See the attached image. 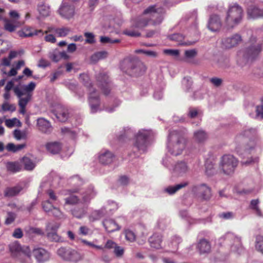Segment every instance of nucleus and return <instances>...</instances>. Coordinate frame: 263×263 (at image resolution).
<instances>
[{
  "label": "nucleus",
  "mask_w": 263,
  "mask_h": 263,
  "mask_svg": "<svg viewBox=\"0 0 263 263\" xmlns=\"http://www.w3.org/2000/svg\"><path fill=\"white\" fill-rule=\"evenodd\" d=\"M165 13V11L162 7H159L157 5L150 6L144 10L143 14H149L151 18L142 15L134 21L133 26L136 28H142L147 26L149 22L154 26L160 25L163 20V15Z\"/></svg>",
  "instance_id": "1"
},
{
  "label": "nucleus",
  "mask_w": 263,
  "mask_h": 263,
  "mask_svg": "<svg viewBox=\"0 0 263 263\" xmlns=\"http://www.w3.org/2000/svg\"><path fill=\"white\" fill-rule=\"evenodd\" d=\"M167 147L170 153L174 156L181 154L184 149L186 139L182 132L172 130L168 137Z\"/></svg>",
  "instance_id": "2"
},
{
  "label": "nucleus",
  "mask_w": 263,
  "mask_h": 263,
  "mask_svg": "<svg viewBox=\"0 0 263 263\" xmlns=\"http://www.w3.org/2000/svg\"><path fill=\"white\" fill-rule=\"evenodd\" d=\"M258 139L257 131L255 128L244 130L236 137L235 141L238 144L242 143L245 152H249L253 148Z\"/></svg>",
  "instance_id": "3"
},
{
  "label": "nucleus",
  "mask_w": 263,
  "mask_h": 263,
  "mask_svg": "<svg viewBox=\"0 0 263 263\" xmlns=\"http://www.w3.org/2000/svg\"><path fill=\"white\" fill-rule=\"evenodd\" d=\"M80 79L82 83L88 88V102L92 112H96L100 105V95L99 92L92 87L90 78L87 74H80Z\"/></svg>",
  "instance_id": "4"
},
{
  "label": "nucleus",
  "mask_w": 263,
  "mask_h": 263,
  "mask_svg": "<svg viewBox=\"0 0 263 263\" xmlns=\"http://www.w3.org/2000/svg\"><path fill=\"white\" fill-rule=\"evenodd\" d=\"M121 68L124 72L134 76H139L146 71L144 64L137 59L126 58L121 64Z\"/></svg>",
  "instance_id": "5"
},
{
  "label": "nucleus",
  "mask_w": 263,
  "mask_h": 263,
  "mask_svg": "<svg viewBox=\"0 0 263 263\" xmlns=\"http://www.w3.org/2000/svg\"><path fill=\"white\" fill-rule=\"evenodd\" d=\"M9 250L13 257L18 260L21 263H32L31 252L28 246H21L16 241L11 243Z\"/></svg>",
  "instance_id": "6"
},
{
  "label": "nucleus",
  "mask_w": 263,
  "mask_h": 263,
  "mask_svg": "<svg viewBox=\"0 0 263 263\" xmlns=\"http://www.w3.org/2000/svg\"><path fill=\"white\" fill-rule=\"evenodd\" d=\"M69 196L65 198V205H75L80 203L85 204L90 200V194L82 193L78 189H70L67 191Z\"/></svg>",
  "instance_id": "7"
},
{
  "label": "nucleus",
  "mask_w": 263,
  "mask_h": 263,
  "mask_svg": "<svg viewBox=\"0 0 263 263\" xmlns=\"http://www.w3.org/2000/svg\"><path fill=\"white\" fill-rule=\"evenodd\" d=\"M243 10L238 5L231 6L227 12L226 18V24L228 28H233L238 24L242 18Z\"/></svg>",
  "instance_id": "8"
},
{
  "label": "nucleus",
  "mask_w": 263,
  "mask_h": 263,
  "mask_svg": "<svg viewBox=\"0 0 263 263\" xmlns=\"http://www.w3.org/2000/svg\"><path fill=\"white\" fill-rule=\"evenodd\" d=\"M151 135V132L147 130L140 131L137 134L133 146V153L135 155L137 153L141 154L146 151L147 142Z\"/></svg>",
  "instance_id": "9"
},
{
  "label": "nucleus",
  "mask_w": 263,
  "mask_h": 263,
  "mask_svg": "<svg viewBox=\"0 0 263 263\" xmlns=\"http://www.w3.org/2000/svg\"><path fill=\"white\" fill-rule=\"evenodd\" d=\"M238 163V160L233 155H224L220 159L219 167L223 174L231 175L234 173Z\"/></svg>",
  "instance_id": "10"
},
{
  "label": "nucleus",
  "mask_w": 263,
  "mask_h": 263,
  "mask_svg": "<svg viewBox=\"0 0 263 263\" xmlns=\"http://www.w3.org/2000/svg\"><path fill=\"white\" fill-rule=\"evenodd\" d=\"M247 47L243 52H239V55H242L247 60H253L261 51V45L256 43V39L252 36L248 42Z\"/></svg>",
  "instance_id": "11"
},
{
  "label": "nucleus",
  "mask_w": 263,
  "mask_h": 263,
  "mask_svg": "<svg viewBox=\"0 0 263 263\" xmlns=\"http://www.w3.org/2000/svg\"><path fill=\"white\" fill-rule=\"evenodd\" d=\"M191 191L195 196L202 200H208L212 196L211 187L205 183L193 185Z\"/></svg>",
  "instance_id": "12"
},
{
  "label": "nucleus",
  "mask_w": 263,
  "mask_h": 263,
  "mask_svg": "<svg viewBox=\"0 0 263 263\" xmlns=\"http://www.w3.org/2000/svg\"><path fill=\"white\" fill-rule=\"evenodd\" d=\"M98 86L101 88L103 94L107 96L111 90V84L108 76L104 72H100L96 76Z\"/></svg>",
  "instance_id": "13"
},
{
  "label": "nucleus",
  "mask_w": 263,
  "mask_h": 263,
  "mask_svg": "<svg viewBox=\"0 0 263 263\" xmlns=\"http://www.w3.org/2000/svg\"><path fill=\"white\" fill-rule=\"evenodd\" d=\"M241 41V36L238 34H235L222 40V45L223 47L230 49L237 46Z\"/></svg>",
  "instance_id": "14"
},
{
  "label": "nucleus",
  "mask_w": 263,
  "mask_h": 263,
  "mask_svg": "<svg viewBox=\"0 0 263 263\" xmlns=\"http://www.w3.org/2000/svg\"><path fill=\"white\" fill-rule=\"evenodd\" d=\"M58 11L62 17L66 19H70L74 15V7L72 5L63 3Z\"/></svg>",
  "instance_id": "15"
},
{
  "label": "nucleus",
  "mask_w": 263,
  "mask_h": 263,
  "mask_svg": "<svg viewBox=\"0 0 263 263\" xmlns=\"http://www.w3.org/2000/svg\"><path fill=\"white\" fill-rule=\"evenodd\" d=\"M14 92L15 95L19 98V106H26L29 101L31 100L32 94H27L21 90L18 86H15L14 88Z\"/></svg>",
  "instance_id": "16"
},
{
  "label": "nucleus",
  "mask_w": 263,
  "mask_h": 263,
  "mask_svg": "<svg viewBox=\"0 0 263 263\" xmlns=\"http://www.w3.org/2000/svg\"><path fill=\"white\" fill-rule=\"evenodd\" d=\"M81 242L86 246H88L89 247L95 248L97 250H103L104 249H114L115 247H116V243L113 241L111 240H108L107 242H106L104 246L102 245H95L93 243L88 241L85 239H81Z\"/></svg>",
  "instance_id": "17"
},
{
  "label": "nucleus",
  "mask_w": 263,
  "mask_h": 263,
  "mask_svg": "<svg viewBox=\"0 0 263 263\" xmlns=\"http://www.w3.org/2000/svg\"><path fill=\"white\" fill-rule=\"evenodd\" d=\"M32 253L38 262H45L49 260L50 258L49 253L43 248H36L33 249Z\"/></svg>",
  "instance_id": "18"
},
{
  "label": "nucleus",
  "mask_w": 263,
  "mask_h": 263,
  "mask_svg": "<svg viewBox=\"0 0 263 263\" xmlns=\"http://www.w3.org/2000/svg\"><path fill=\"white\" fill-rule=\"evenodd\" d=\"M54 114L57 118L61 122L66 121L69 115L67 108L62 105L56 106L54 110Z\"/></svg>",
  "instance_id": "19"
},
{
  "label": "nucleus",
  "mask_w": 263,
  "mask_h": 263,
  "mask_svg": "<svg viewBox=\"0 0 263 263\" xmlns=\"http://www.w3.org/2000/svg\"><path fill=\"white\" fill-rule=\"evenodd\" d=\"M208 28L212 31H219L221 27V22L218 15H212L208 23Z\"/></svg>",
  "instance_id": "20"
},
{
  "label": "nucleus",
  "mask_w": 263,
  "mask_h": 263,
  "mask_svg": "<svg viewBox=\"0 0 263 263\" xmlns=\"http://www.w3.org/2000/svg\"><path fill=\"white\" fill-rule=\"evenodd\" d=\"M151 247L156 249L161 248L162 236L160 234L154 233L148 239Z\"/></svg>",
  "instance_id": "21"
},
{
  "label": "nucleus",
  "mask_w": 263,
  "mask_h": 263,
  "mask_svg": "<svg viewBox=\"0 0 263 263\" xmlns=\"http://www.w3.org/2000/svg\"><path fill=\"white\" fill-rule=\"evenodd\" d=\"M37 125L39 130L43 133H50L52 131V126L50 123L44 118L37 120Z\"/></svg>",
  "instance_id": "22"
},
{
  "label": "nucleus",
  "mask_w": 263,
  "mask_h": 263,
  "mask_svg": "<svg viewBox=\"0 0 263 263\" xmlns=\"http://www.w3.org/2000/svg\"><path fill=\"white\" fill-rule=\"evenodd\" d=\"M197 248L200 254L209 253L211 251V246L208 240L201 239L197 244Z\"/></svg>",
  "instance_id": "23"
},
{
  "label": "nucleus",
  "mask_w": 263,
  "mask_h": 263,
  "mask_svg": "<svg viewBox=\"0 0 263 263\" xmlns=\"http://www.w3.org/2000/svg\"><path fill=\"white\" fill-rule=\"evenodd\" d=\"M103 223L105 229L109 233H111L120 229L118 224L113 219H106L103 221Z\"/></svg>",
  "instance_id": "24"
},
{
  "label": "nucleus",
  "mask_w": 263,
  "mask_h": 263,
  "mask_svg": "<svg viewBox=\"0 0 263 263\" xmlns=\"http://www.w3.org/2000/svg\"><path fill=\"white\" fill-rule=\"evenodd\" d=\"M4 22V29L10 32H14L16 28L20 27L22 25L21 23H16L9 18H5Z\"/></svg>",
  "instance_id": "25"
},
{
  "label": "nucleus",
  "mask_w": 263,
  "mask_h": 263,
  "mask_svg": "<svg viewBox=\"0 0 263 263\" xmlns=\"http://www.w3.org/2000/svg\"><path fill=\"white\" fill-rule=\"evenodd\" d=\"M247 13L250 18H257L263 17V9H259L255 6L250 7L248 8Z\"/></svg>",
  "instance_id": "26"
},
{
  "label": "nucleus",
  "mask_w": 263,
  "mask_h": 263,
  "mask_svg": "<svg viewBox=\"0 0 263 263\" xmlns=\"http://www.w3.org/2000/svg\"><path fill=\"white\" fill-rule=\"evenodd\" d=\"M83 259V255L78 250L70 248L67 261L77 262Z\"/></svg>",
  "instance_id": "27"
},
{
  "label": "nucleus",
  "mask_w": 263,
  "mask_h": 263,
  "mask_svg": "<svg viewBox=\"0 0 263 263\" xmlns=\"http://www.w3.org/2000/svg\"><path fill=\"white\" fill-rule=\"evenodd\" d=\"M114 157L112 153L108 151H106L99 156V159L101 163L108 164L112 162Z\"/></svg>",
  "instance_id": "28"
},
{
  "label": "nucleus",
  "mask_w": 263,
  "mask_h": 263,
  "mask_svg": "<svg viewBox=\"0 0 263 263\" xmlns=\"http://www.w3.org/2000/svg\"><path fill=\"white\" fill-rule=\"evenodd\" d=\"M26 171H32L36 166L35 161L28 156H24L21 160Z\"/></svg>",
  "instance_id": "29"
},
{
  "label": "nucleus",
  "mask_w": 263,
  "mask_h": 263,
  "mask_svg": "<svg viewBox=\"0 0 263 263\" xmlns=\"http://www.w3.org/2000/svg\"><path fill=\"white\" fill-rule=\"evenodd\" d=\"M188 170L189 167L186 163L183 161L177 163L174 168V172L179 175H182L186 173Z\"/></svg>",
  "instance_id": "30"
},
{
  "label": "nucleus",
  "mask_w": 263,
  "mask_h": 263,
  "mask_svg": "<svg viewBox=\"0 0 263 263\" xmlns=\"http://www.w3.org/2000/svg\"><path fill=\"white\" fill-rule=\"evenodd\" d=\"M70 212L73 217L80 219L86 215L87 208L85 206L75 207L70 210Z\"/></svg>",
  "instance_id": "31"
},
{
  "label": "nucleus",
  "mask_w": 263,
  "mask_h": 263,
  "mask_svg": "<svg viewBox=\"0 0 263 263\" xmlns=\"http://www.w3.org/2000/svg\"><path fill=\"white\" fill-rule=\"evenodd\" d=\"M46 147L48 151L53 154H58L61 149V144L58 142H49L46 144Z\"/></svg>",
  "instance_id": "32"
},
{
  "label": "nucleus",
  "mask_w": 263,
  "mask_h": 263,
  "mask_svg": "<svg viewBox=\"0 0 263 263\" xmlns=\"http://www.w3.org/2000/svg\"><path fill=\"white\" fill-rule=\"evenodd\" d=\"M189 185L188 182H184L174 186H169L165 189V191L170 195H173L179 190L184 188Z\"/></svg>",
  "instance_id": "33"
},
{
  "label": "nucleus",
  "mask_w": 263,
  "mask_h": 263,
  "mask_svg": "<svg viewBox=\"0 0 263 263\" xmlns=\"http://www.w3.org/2000/svg\"><path fill=\"white\" fill-rule=\"evenodd\" d=\"M70 30L67 27H62V28H50L48 29L49 32H53L55 33L58 36L64 37L66 36L70 32ZM48 32V31L45 32L46 33Z\"/></svg>",
  "instance_id": "34"
},
{
  "label": "nucleus",
  "mask_w": 263,
  "mask_h": 263,
  "mask_svg": "<svg viewBox=\"0 0 263 263\" xmlns=\"http://www.w3.org/2000/svg\"><path fill=\"white\" fill-rule=\"evenodd\" d=\"M39 33H42V34H43L41 30H35L32 31L30 28H24L18 32L19 36L22 37L32 36L35 35H37Z\"/></svg>",
  "instance_id": "35"
},
{
  "label": "nucleus",
  "mask_w": 263,
  "mask_h": 263,
  "mask_svg": "<svg viewBox=\"0 0 263 263\" xmlns=\"http://www.w3.org/2000/svg\"><path fill=\"white\" fill-rule=\"evenodd\" d=\"M22 190V187L20 186L7 187L4 191V195L5 197H13L18 195Z\"/></svg>",
  "instance_id": "36"
},
{
  "label": "nucleus",
  "mask_w": 263,
  "mask_h": 263,
  "mask_svg": "<svg viewBox=\"0 0 263 263\" xmlns=\"http://www.w3.org/2000/svg\"><path fill=\"white\" fill-rule=\"evenodd\" d=\"M208 138V135L205 131L199 130L194 133V139L198 143H203Z\"/></svg>",
  "instance_id": "37"
},
{
  "label": "nucleus",
  "mask_w": 263,
  "mask_h": 263,
  "mask_svg": "<svg viewBox=\"0 0 263 263\" xmlns=\"http://www.w3.org/2000/svg\"><path fill=\"white\" fill-rule=\"evenodd\" d=\"M108 55L107 52L101 51L95 53L90 57V61L93 63H96L100 60L106 58Z\"/></svg>",
  "instance_id": "38"
},
{
  "label": "nucleus",
  "mask_w": 263,
  "mask_h": 263,
  "mask_svg": "<svg viewBox=\"0 0 263 263\" xmlns=\"http://www.w3.org/2000/svg\"><path fill=\"white\" fill-rule=\"evenodd\" d=\"M70 249L69 247H62L57 250V253L63 260L67 261Z\"/></svg>",
  "instance_id": "39"
},
{
  "label": "nucleus",
  "mask_w": 263,
  "mask_h": 263,
  "mask_svg": "<svg viewBox=\"0 0 263 263\" xmlns=\"http://www.w3.org/2000/svg\"><path fill=\"white\" fill-rule=\"evenodd\" d=\"M7 168L8 171L15 173L20 172L22 170V167L18 162H10L7 164Z\"/></svg>",
  "instance_id": "40"
},
{
  "label": "nucleus",
  "mask_w": 263,
  "mask_h": 263,
  "mask_svg": "<svg viewBox=\"0 0 263 263\" xmlns=\"http://www.w3.org/2000/svg\"><path fill=\"white\" fill-rule=\"evenodd\" d=\"M26 147L25 144H21L15 145L12 143H8L6 146V149L8 152L15 153L19 151Z\"/></svg>",
  "instance_id": "41"
},
{
  "label": "nucleus",
  "mask_w": 263,
  "mask_h": 263,
  "mask_svg": "<svg viewBox=\"0 0 263 263\" xmlns=\"http://www.w3.org/2000/svg\"><path fill=\"white\" fill-rule=\"evenodd\" d=\"M255 248L257 251L263 254V236L257 235L256 237Z\"/></svg>",
  "instance_id": "42"
},
{
  "label": "nucleus",
  "mask_w": 263,
  "mask_h": 263,
  "mask_svg": "<svg viewBox=\"0 0 263 263\" xmlns=\"http://www.w3.org/2000/svg\"><path fill=\"white\" fill-rule=\"evenodd\" d=\"M26 232L29 235H32L34 234L37 235H44V232L41 229L32 227H29V229L26 231Z\"/></svg>",
  "instance_id": "43"
},
{
  "label": "nucleus",
  "mask_w": 263,
  "mask_h": 263,
  "mask_svg": "<svg viewBox=\"0 0 263 263\" xmlns=\"http://www.w3.org/2000/svg\"><path fill=\"white\" fill-rule=\"evenodd\" d=\"M47 236L51 241L55 242L62 241L61 237L57 234V232H47Z\"/></svg>",
  "instance_id": "44"
},
{
  "label": "nucleus",
  "mask_w": 263,
  "mask_h": 263,
  "mask_svg": "<svg viewBox=\"0 0 263 263\" xmlns=\"http://www.w3.org/2000/svg\"><path fill=\"white\" fill-rule=\"evenodd\" d=\"M123 33L132 37H138L141 35V33L137 30L132 28L125 29L124 30Z\"/></svg>",
  "instance_id": "45"
},
{
  "label": "nucleus",
  "mask_w": 263,
  "mask_h": 263,
  "mask_svg": "<svg viewBox=\"0 0 263 263\" xmlns=\"http://www.w3.org/2000/svg\"><path fill=\"white\" fill-rule=\"evenodd\" d=\"M35 83L34 82H31L29 83L27 85H25L24 87V89L23 91L24 93L27 94H32V92L35 89Z\"/></svg>",
  "instance_id": "46"
},
{
  "label": "nucleus",
  "mask_w": 263,
  "mask_h": 263,
  "mask_svg": "<svg viewBox=\"0 0 263 263\" xmlns=\"http://www.w3.org/2000/svg\"><path fill=\"white\" fill-rule=\"evenodd\" d=\"M258 203H259V200L258 199L252 200L251 201L250 206L251 209L254 210L256 212V214L258 216H260L261 215V211L258 207Z\"/></svg>",
  "instance_id": "47"
},
{
  "label": "nucleus",
  "mask_w": 263,
  "mask_h": 263,
  "mask_svg": "<svg viewBox=\"0 0 263 263\" xmlns=\"http://www.w3.org/2000/svg\"><path fill=\"white\" fill-rule=\"evenodd\" d=\"M38 10L40 14L43 16H47L49 14V7L44 5L39 6L38 7Z\"/></svg>",
  "instance_id": "48"
},
{
  "label": "nucleus",
  "mask_w": 263,
  "mask_h": 263,
  "mask_svg": "<svg viewBox=\"0 0 263 263\" xmlns=\"http://www.w3.org/2000/svg\"><path fill=\"white\" fill-rule=\"evenodd\" d=\"M10 19L9 20L13 21L16 23H21L19 21L20 15L19 13L15 10H11L9 13Z\"/></svg>",
  "instance_id": "49"
},
{
  "label": "nucleus",
  "mask_w": 263,
  "mask_h": 263,
  "mask_svg": "<svg viewBox=\"0 0 263 263\" xmlns=\"http://www.w3.org/2000/svg\"><path fill=\"white\" fill-rule=\"evenodd\" d=\"M2 109L4 111H11V112H13L15 110L16 107L13 104H10L7 102H5L2 104Z\"/></svg>",
  "instance_id": "50"
},
{
  "label": "nucleus",
  "mask_w": 263,
  "mask_h": 263,
  "mask_svg": "<svg viewBox=\"0 0 263 263\" xmlns=\"http://www.w3.org/2000/svg\"><path fill=\"white\" fill-rule=\"evenodd\" d=\"M49 58L52 61L58 62L60 60V52L57 51H53L49 53Z\"/></svg>",
  "instance_id": "51"
},
{
  "label": "nucleus",
  "mask_w": 263,
  "mask_h": 263,
  "mask_svg": "<svg viewBox=\"0 0 263 263\" xmlns=\"http://www.w3.org/2000/svg\"><path fill=\"white\" fill-rule=\"evenodd\" d=\"M42 208L46 212H49L52 211L54 206L49 201L46 200L42 202Z\"/></svg>",
  "instance_id": "52"
},
{
  "label": "nucleus",
  "mask_w": 263,
  "mask_h": 263,
  "mask_svg": "<svg viewBox=\"0 0 263 263\" xmlns=\"http://www.w3.org/2000/svg\"><path fill=\"white\" fill-rule=\"evenodd\" d=\"M100 42L103 44H105V43L114 44V43H118L120 42V40L119 39L112 40L110 38L107 37V36H101Z\"/></svg>",
  "instance_id": "53"
},
{
  "label": "nucleus",
  "mask_w": 263,
  "mask_h": 263,
  "mask_svg": "<svg viewBox=\"0 0 263 263\" xmlns=\"http://www.w3.org/2000/svg\"><path fill=\"white\" fill-rule=\"evenodd\" d=\"M125 235L126 240L130 242H133L136 239V235L135 233L129 230H125Z\"/></svg>",
  "instance_id": "54"
},
{
  "label": "nucleus",
  "mask_w": 263,
  "mask_h": 263,
  "mask_svg": "<svg viewBox=\"0 0 263 263\" xmlns=\"http://www.w3.org/2000/svg\"><path fill=\"white\" fill-rule=\"evenodd\" d=\"M16 215L13 212H8L7 217L6 218L5 223L7 225L12 223L15 219Z\"/></svg>",
  "instance_id": "55"
},
{
  "label": "nucleus",
  "mask_w": 263,
  "mask_h": 263,
  "mask_svg": "<svg viewBox=\"0 0 263 263\" xmlns=\"http://www.w3.org/2000/svg\"><path fill=\"white\" fill-rule=\"evenodd\" d=\"M84 35L86 37V43L89 44H93L95 42V36L93 33L91 32H85Z\"/></svg>",
  "instance_id": "56"
},
{
  "label": "nucleus",
  "mask_w": 263,
  "mask_h": 263,
  "mask_svg": "<svg viewBox=\"0 0 263 263\" xmlns=\"http://www.w3.org/2000/svg\"><path fill=\"white\" fill-rule=\"evenodd\" d=\"M51 212H52V215L54 217H55L59 219L63 218L64 217V215L63 212L58 208L54 207L53 208V209L52 210Z\"/></svg>",
  "instance_id": "57"
},
{
  "label": "nucleus",
  "mask_w": 263,
  "mask_h": 263,
  "mask_svg": "<svg viewBox=\"0 0 263 263\" xmlns=\"http://www.w3.org/2000/svg\"><path fill=\"white\" fill-rule=\"evenodd\" d=\"M170 40L176 41L178 42H181L184 37L183 35L179 33H175L168 36Z\"/></svg>",
  "instance_id": "58"
},
{
  "label": "nucleus",
  "mask_w": 263,
  "mask_h": 263,
  "mask_svg": "<svg viewBox=\"0 0 263 263\" xmlns=\"http://www.w3.org/2000/svg\"><path fill=\"white\" fill-rule=\"evenodd\" d=\"M114 252L117 257H121L124 254V249L117 245L116 247L114 248Z\"/></svg>",
  "instance_id": "59"
},
{
  "label": "nucleus",
  "mask_w": 263,
  "mask_h": 263,
  "mask_svg": "<svg viewBox=\"0 0 263 263\" xmlns=\"http://www.w3.org/2000/svg\"><path fill=\"white\" fill-rule=\"evenodd\" d=\"M60 224L58 223L49 224L47 228V232H57L60 227Z\"/></svg>",
  "instance_id": "60"
},
{
  "label": "nucleus",
  "mask_w": 263,
  "mask_h": 263,
  "mask_svg": "<svg viewBox=\"0 0 263 263\" xmlns=\"http://www.w3.org/2000/svg\"><path fill=\"white\" fill-rule=\"evenodd\" d=\"M137 53H142L145 54L148 56L152 57H156L157 56V53L156 52L151 50H136Z\"/></svg>",
  "instance_id": "61"
},
{
  "label": "nucleus",
  "mask_w": 263,
  "mask_h": 263,
  "mask_svg": "<svg viewBox=\"0 0 263 263\" xmlns=\"http://www.w3.org/2000/svg\"><path fill=\"white\" fill-rule=\"evenodd\" d=\"M256 111L257 116L263 119V99L261 100V104L256 107Z\"/></svg>",
  "instance_id": "62"
},
{
  "label": "nucleus",
  "mask_w": 263,
  "mask_h": 263,
  "mask_svg": "<svg viewBox=\"0 0 263 263\" xmlns=\"http://www.w3.org/2000/svg\"><path fill=\"white\" fill-rule=\"evenodd\" d=\"M23 236L22 230L20 228L15 229L12 234V236L15 238H21Z\"/></svg>",
  "instance_id": "63"
},
{
  "label": "nucleus",
  "mask_w": 263,
  "mask_h": 263,
  "mask_svg": "<svg viewBox=\"0 0 263 263\" xmlns=\"http://www.w3.org/2000/svg\"><path fill=\"white\" fill-rule=\"evenodd\" d=\"M61 132L63 134H68L72 138H74L76 136V132L72 131L69 128L64 127L62 128Z\"/></svg>",
  "instance_id": "64"
}]
</instances>
